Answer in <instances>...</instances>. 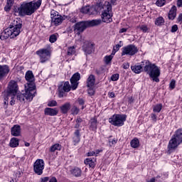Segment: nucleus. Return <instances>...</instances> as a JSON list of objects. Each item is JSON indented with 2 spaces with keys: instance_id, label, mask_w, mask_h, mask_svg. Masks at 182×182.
I'll return each instance as SVG.
<instances>
[{
  "instance_id": "1",
  "label": "nucleus",
  "mask_w": 182,
  "mask_h": 182,
  "mask_svg": "<svg viewBox=\"0 0 182 182\" xmlns=\"http://www.w3.org/2000/svg\"><path fill=\"white\" fill-rule=\"evenodd\" d=\"M79 80H80V73H76L70 78L71 87L69 81L60 85L58 87V97H65V96H66V92H70L71 89L72 90H76L77 86H79V82H77Z\"/></svg>"
},
{
  "instance_id": "2",
  "label": "nucleus",
  "mask_w": 182,
  "mask_h": 182,
  "mask_svg": "<svg viewBox=\"0 0 182 182\" xmlns=\"http://www.w3.org/2000/svg\"><path fill=\"white\" fill-rule=\"evenodd\" d=\"M41 5H42V0H38L36 2H23L19 7H18L17 12L20 16H25L26 15L31 16L32 14L35 13V11L41 8Z\"/></svg>"
},
{
  "instance_id": "3",
  "label": "nucleus",
  "mask_w": 182,
  "mask_h": 182,
  "mask_svg": "<svg viewBox=\"0 0 182 182\" xmlns=\"http://www.w3.org/2000/svg\"><path fill=\"white\" fill-rule=\"evenodd\" d=\"M142 65L144 66V72L149 75V76L152 79L154 82H156L159 83L160 82V68L156 65V64H153L150 63L149 60L142 61Z\"/></svg>"
},
{
  "instance_id": "4",
  "label": "nucleus",
  "mask_w": 182,
  "mask_h": 182,
  "mask_svg": "<svg viewBox=\"0 0 182 182\" xmlns=\"http://www.w3.org/2000/svg\"><path fill=\"white\" fill-rule=\"evenodd\" d=\"M8 29H9L11 39L16 38V36H18L21 32H22V21L19 19L13 21Z\"/></svg>"
},
{
  "instance_id": "5",
  "label": "nucleus",
  "mask_w": 182,
  "mask_h": 182,
  "mask_svg": "<svg viewBox=\"0 0 182 182\" xmlns=\"http://www.w3.org/2000/svg\"><path fill=\"white\" fill-rule=\"evenodd\" d=\"M102 9L104 11L102 14V22H105L106 23H110L113 19L112 18V5L110 3L105 2L102 6Z\"/></svg>"
},
{
  "instance_id": "6",
  "label": "nucleus",
  "mask_w": 182,
  "mask_h": 182,
  "mask_svg": "<svg viewBox=\"0 0 182 182\" xmlns=\"http://www.w3.org/2000/svg\"><path fill=\"white\" fill-rule=\"evenodd\" d=\"M36 53L40 58L41 63H46V62L50 60L52 50H50V48H41L37 50Z\"/></svg>"
},
{
  "instance_id": "7",
  "label": "nucleus",
  "mask_w": 182,
  "mask_h": 182,
  "mask_svg": "<svg viewBox=\"0 0 182 182\" xmlns=\"http://www.w3.org/2000/svg\"><path fill=\"white\" fill-rule=\"evenodd\" d=\"M127 116L125 114H115L109 118V123L112 126H117V127H121L126 122Z\"/></svg>"
},
{
  "instance_id": "8",
  "label": "nucleus",
  "mask_w": 182,
  "mask_h": 182,
  "mask_svg": "<svg viewBox=\"0 0 182 182\" xmlns=\"http://www.w3.org/2000/svg\"><path fill=\"white\" fill-rule=\"evenodd\" d=\"M139 52V48L134 44H129L122 48V56H134Z\"/></svg>"
},
{
  "instance_id": "9",
  "label": "nucleus",
  "mask_w": 182,
  "mask_h": 182,
  "mask_svg": "<svg viewBox=\"0 0 182 182\" xmlns=\"http://www.w3.org/2000/svg\"><path fill=\"white\" fill-rule=\"evenodd\" d=\"M33 96H35V91L29 88L25 87V93L18 94L17 100H19L20 102H25L26 99V100H28V102H31L33 99Z\"/></svg>"
},
{
  "instance_id": "10",
  "label": "nucleus",
  "mask_w": 182,
  "mask_h": 182,
  "mask_svg": "<svg viewBox=\"0 0 182 182\" xmlns=\"http://www.w3.org/2000/svg\"><path fill=\"white\" fill-rule=\"evenodd\" d=\"M19 90L18 82L15 80H11L7 86L6 90L3 92V95L6 96H11V95H16Z\"/></svg>"
},
{
  "instance_id": "11",
  "label": "nucleus",
  "mask_w": 182,
  "mask_h": 182,
  "mask_svg": "<svg viewBox=\"0 0 182 182\" xmlns=\"http://www.w3.org/2000/svg\"><path fill=\"white\" fill-rule=\"evenodd\" d=\"M25 77L26 80L28 82L26 85H25V87L35 92V76L33 75V73L31 70L27 71Z\"/></svg>"
},
{
  "instance_id": "12",
  "label": "nucleus",
  "mask_w": 182,
  "mask_h": 182,
  "mask_svg": "<svg viewBox=\"0 0 182 182\" xmlns=\"http://www.w3.org/2000/svg\"><path fill=\"white\" fill-rule=\"evenodd\" d=\"M43 168H45V161L43 159H37L33 164V170L38 176L43 174Z\"/></svg>"
},
{
  "instance_id": "13",
  "label": "nucleus",
  "mask_w": 182,
  "mask_h": 182,
  "mask_svg": "<svg viewBox=\"0 0 182 182\" xmlns=\"http://www.w3.org/2000/svg\"><path fill=\"white\" fill-rule=\"evenodd\" d=\"M82 50L85 55H92L95 52V43L91 41H85L82 46Z\"/></svg>"
},
{
  "instance_id": "14",
  "label": "nucleus",
  "mask_w": 182,
  "mask_h": 182,
  "mask_svg": "<svg viewBox=\"0 0 182 182\" xmlns=\"http://www.w3.org/2000/svg\"><path fill=\"white\" fill-rule=\"evenodd\" d=\"M87 27H89L87 21H80L75 24L74 31L76 32L77 35H80V33L83 32Z\"/></svg>"
},
{
  "instance_id": "15",
  "label": "nucleus",
  "mask_w": 182,
  "mask_h": 182,
  "mask_svg": "<svg viewBox=\"0 0 182 182\" xmlns=\"http://www.w3.org/2000/svg\"><path fill=\"white\" fill-rule=\"evenodd\" d=\"M52 19H51V26H59L66 19V17L58 15L54 16L52 14Z\"/></svg>"
},
{
  "instance_id": "16",
  "label": "nucleus",
  "mask_w": 182,
  "mask_h": 182,
  "mask_svg": "<svg viewBox=\"0 0 182 182\" xmlns=\"http://www.w3.org/2000/svg\"><path fill=\"white\" fill-rule=\"evenodd\" d=\"M103 3H97L95 6L89 7V14L88 15H96L97 13L100 12L101 9H103Z\"/></svg>"
},
{
  "instance_id": "17",
  "label": "nucleus",
  "mask_w": 182,
  "mask_h": 182,
  "mask_svg": "<svg viewBox=\"0 0 182 182\" xmlns=\"http://www.w3.org/2000/svg\"><path fill=\"white\" fill-rule=\"evenodd\" d=\"M9 66L7 65H0V80H2L9 73Z\"/></svg>"
},
{
  "instance_id": "18",
  "label": "nucleus",
  "mask_w": 182,
  "mask_h": 182,
  "mask_svg": "<svg viewBox=\"0 0 182 182\" xmlns=\"http://www.w3.org/2000/svg\"><path fill=\"white\" fill-rule=\"evenodd\" d=\"M180 144H181L172 136L168 142V150H175V149H177Z\"/></svg>"
},
{
  "instance_id": "19",
  "label": "nucleus",
  "mask_w": 182,
  "mask_h": 182,
  "mask_svg": "<svg viewBox=\"0 0 182 182\" xmlns=\"http://www.w3.org/2000/svg\"><path fill=\"white\" fill-rule=\"evenodd\" d=\"M58 113H59V110H58V108L46 107L44 109V114H46V116H57Z\"/></svg>"
},
{
  "instance_id": "20",
  "label": "nucleus",
  "mask_w": 182,
  "mask_h": 182,
  "mask_svg": "<svg viewBox=\"0 0 182 182\" xmlns=\"http://www.w3.org/2000/svg\"><path fill=\"white\" fill-rule=\"evenodd\" d=\"M11 134L14 137L21 136V126L16 124L11 129Z\"/></svg>"
},
{
  "instance_id": "21",
  "label": "nucleus",
  "mask_w": 182,
  "mask_h": 182,
  "mask_svg": "<svg viewBox=\"0 0 182 182\" xmlns=\"http://www.w3.org/2000/svg\"><path fill=\"white\" fill-rule=\"evenodd\" d=\"M176 16H177V7L173 6L168 12V18L171 21H173V19H176Z\"/></svg>"
},
{
  "instance_id": "22",
  "label": "nucleus",
  "mask_w": 182,
  "mask_h": 182,
  "mask_svg": "<svg viewBox=\"0 0 182 182\" xmlns=\"http://www.w3.org/2000/svg\"><path fill=\"white\" fill-rule=\"evenodd\" d=\"M143 68H144V65H143V62L141 63L140 65H132L131 66V69L132 70V72H134V73H141L142 70H143Z\"/></svg>"
},
{
  "instance_id": "23",
  "label": "nucleus",
  "mask_w": 182,
  "mask_h": 182,
  "mask_svg": "<svg viewBox=\"0 0 182 182\" xmlns=\"http://www.w3.org/2000/svg\"><path fill=\"white\" fill-rule=\"evenodd\" d=\"M60 110L63 114H66L70 110V102H65L60 107Z\"/></svg>"
},
{
  "instance_id": "24",
  "label": "nucleus",
  "mask_w": 182,
  "mask_h": 182,
  "mask_svg": "<svg viewBox=\"0 0 182 182\" xmlns=\"http://www.w3.org/2000/svg\"><path fill=\"white\" fill-rule=\"evenodd\" d=\"M175 140L178 141L179 143H182V129H178L175 132V134L172 136Z\"/></svg>"
},
{
  "instance_id": "25",
  "label": "nucleus",
  "mask_w": 182,
  "mask_h": 182,
  "mask_svg": "<svg viewBox=\"0 0 182 182\" xmlns=\"http://www.w3.org/2000/svg\"><path fill=\"white\" fill-rule=\"evenodd\" d=\"M96 82V78L95 75H90L87 79V86L88 87H93L95 86V83Z\"/></svg>"
},
{
  "instance_id": "26",
  "label": "nucleus",
  "mask_w": 182,
  "mask_h": 182,
  "mask_svg": "<svg viewBox=\"0 0 182 182\" xmlns=\"http://www.w3.org/2000/svg\"><path fill=\"white\" fill-rule=\"evenodd\" d=\"M8 38H11V32L9 28H6L0 35V39L1 41H6Z\"/></svg>"
},
{
  "instance_id": "27",
  "label": "nucleus",
  "mask_w": 182,
  "mask_h": 182,
  "mask_svg": "<svg viewBox=\"0 0 182 182\" xmlns=\"http://www.w3.org/2000/svg\"><path fill=\"white\" fill-rule=\"evenodd\" d=\"M9 146L10 147H12V149L18 147V146H19V139L15 137L11 138L9 142Z\"/></svg>"
},
{
  "instance_id": "28",
  "label": "nucleus",
  "mask_w": 182,
  "mask_h": 182,
  "mask_svg": "<svg viewBox=\"0 0 182 182\" xmlns=\"http://www.w3.org/2000/svg\"><path fill=\"white\" fill-rule=\"evenodd\" d=\"M60 150H62V145L59 144H55L50 147L49 151L50 153H55V151H60Z\"/></svg>"
},
{
  "instance_id": "29",
  "label": "nucleus",
  "mask_w": 182,
  "mask_h": 182,
  "mask_svg": "<svg viewBox=\"0 0 182 182\" xmlns=\"http://www.w3.org/2000/svg\"><path fill=\"white\" fill-rule=\"evenodd\" d=\"M100 23H102L101 19H95L87 21L88 26H97V25H100Z\"/></svg>"
},
{
  "instance_id": "30",
  "label": "nucleus",
  "mask_w": 182,
  "mask_h": 182,
  "mask_svg": "<svg viewBox=\"0 0 182 182\" xmlns=\"http://www.w3.org/2000/svg\"><path fill=\"white\" fill-rule=\"evenodd\" d=\"M71 174L75 177H80L82 176V169L79 168H74L71 171Z\"/></svg>"
},
{
  "instance_id": "31",
  "label": "nucleus",
  "mask_w": 182,
  "mask_h": 182,
  "mask_svg": "<svg viewBox=\"0 0 182 182\" xmlns=\"http://www.w3.org/2000/svg\"><path fill=\"white\" fill-rule=\"evenodd\" d=\"M130 145L132 149H137L140 146V141H139V139L134 138L131 141Z\"/></svg>"
},
{
  "instance_id": "32",
  "label": "nucleus",
  "mask_w": 182,
  "mask_h": 182,
  "mask_svg": "<svg viewBox=\"0 0 182 182\" xmlns=\"http://www.w3.org/2000/svg\"><path fill=\"white\" fill-rule=\"evenodd\" d=\"M122 46H123V41H119V44H117L113 47L112 55H116V53L120 50Z\"/></svg>"
},
{
  "instance_id": "33",
  "label": "nucleus",
  "mask_w": 182,
  "mask_h": 182,
  "mask_svg": "<svg viewBox=\"0 0 182 182\" xmlns=\"http://www.w3.org/2000/svg\"><path fill=\"white\" fill-rule=\"evenodd\" d=\"M85 164L87 166H89V167H91V168H95V161L92 158H87L84 161Z\"/></svg>"
},
{
  "instance_id": "34",
  "label": "nucleus",
  "mask_w": 182,
  "mask_h": 182,
  "mask_svg": "<svg viewBox=\"0 0 182 182\" xmlns=\"http://www.w3.org/2000/svg\"><path fill=\"white\" fill-rule=\"evenodd\" d=\"M76 53V47L70 46L67 50V56H72Z\"/></svg>"
},
{
  "instance_id": "35",
  "label": "nucleus",
  "mask_w": 182,
  "mask_h": 182,
  "mask_svg": "<svg viewBox=\"0 0 182 182\" xmlns=\"http://www.w3.org/2000/svg\"><path fill=\"white\" fill-rule=\"evenodd\" d=\"M90 128L92 130H96V129H97V119L92 118L90 119Z\"/></svg>"
},
{
  "instance_id": "36",
  "label": "nucleus",
  "mask_w": 182,
  "mask_h": 182,
  "mask_svg": "<svg viewBox=\"0 0 182 182\" xmlns=\"http://www.w3.org/2000/svg\"><path fill=\"white\" fill-rule=\"evenodd\" d=\"M155 25L157 26H161V25H164V18L161 16L156 18L155 20Z\"/></svg>"
},
{
  "instance_id": "37",
  "label": "nucleus",
  "mask_w": 182,
  "mask_h": 182,
  "mask_svg": "<svg viewBox=\"0 0 182 182\" xmlns=\"http://www.w3.org/2000/svg\"><path fill=\"white\" fill-rule=\"evenodd\" d=\"M163 108V105L161 104H157L153 107V112L154 113H160L161 112V109Z\"/></svg>"
},
{
  "instance_id": "38",
  "label": "nucleus",
  "mask_w": 182,
  "mask_h": 182,
  "mask_svg": "<svg viewBox=\"0 0 182 182\" xmlns=\"http://www.w3.org/2000/svg\"><path fill=\"white\" fill-rule=\"evenodd\" d=\"M113 56H114V55H106L104 58V60L105 63H106V65H109L110 63V62H112V60L113 59Z\"/></svg>"
},
{
  "instance_id": "39",
  "label": "nucleus",
  "mask_w": 182,
  "mask_h": 182,
  "mask_svg": "<svg viewBox=\"0 0 182 182\" xmlns=\"http://www.w3.org/2000/svg\"><path fill=\"white\" fill-rule=\"evenodd\" d=\"M58 41V35L57 34H52L49 38V41L50 43H55Z\"/></svg>"
},
{
  "instance_id": "40",
  "label": "nucleus",
  "mask_w": 182,
  "mask_h": 182,
  "mask_svg": "<svg viewBox=\"0 0 182 182\" xmlns=\"http://www.w3.org/2000/svg\"><path fill=\"white\" fill-rule=\"evenodd\" d=\"M75 105H79L80 106H82V109H85V107L83 106V105H85V100L82 98H78L75 101Z\"/></svg>"
},
{
  "instance_id": "41",
  "label": "nucleus",
  "mask_w": 182,
  "mask_h": 182,
  "mask_svg": "<svg viewBox=\"0 0 182 182\" xmlns=\"http://www.w3.org/2000/svg\"><path fill=\"white\" fill-rule=\"evenodd\" d=\"M47 105L48 107H55V106H58V102L56 100H50L48 102Z\"/></svg>"
},
{
  "instance_id": "42",
  "label": "nucleus",
  "mask_w": 182,
  "mask_h": 182,
  "mask_svg": "<svg viewBox=\"0 0 182 182\" xmlns=\"http://www.w3.org/2000/svg\"><path fill=\"white\" fill-rule=\"evenodd\" d=\"M4 95V107L5 109H6V107H8V104L9 103V95Z\"/></svg>"
},
{
  "instance_id": "43",
  "label": "nucleus",
  "mask_w": 182,
  "mask_h": 182,
  "mask_svg": "<svg viewBox=\"0 0 182 182\" xmlns=\"http://www.w3.org/2000/svg\"><path fill=\"white\" fill-rule=\"evenodd\" d=\"M80 109L76 106H73L71 109L72 114L76 115L79 114Z\"/></svg>"
},
{
  "instance_id": "44",
  "label": "nucleus",
  "mask_w": 182,
  "mask_h": 182,
  "mask_svg": "<svg viewBox=\"0 0 182 182\" xmlns=\"http://www.w3.org/2000/svg\"><path fill=\"white\" fill-rule=\"evenodd\" d=\"M156 5L157 6H164V5H166V0H157L156 1Z\"/></svg>"
},
{
  "instance_id": "45",
  "label": "nucleus",
  "mask_w": 182,
  "mask_h": 182,
  "mask_svg": "<svg viewBox=\"0 0 182 182\" xmlns=\"http://www.w3.org/2000/svg\"><path fill=\"white\" fill-rule=\"evenodd\" d=\"M16 95H11L9 96V98L11 97L10 105L11 106H14L15 105V97Z\"/></svg>"
},
{
  "instance_id": "46",
  "label": "nucleus",
  "mask_w": 182,
  "mask_h": 182,
  "mask_svg": "<svg viewBox=\"0 0 182 182\" xmlns=\"http://www.w3.org/2000/svg\"><path fill=\"white\" fill-rule=\"evenodd\" d=\"M89 6L82 7L80 12H82V14H87L89 15Z\"/></svg>"
},
{
  "instance_id": "47",
  "label": "nucleus",
  "mask_w": 182,
  "mask_h": 182,
  "mask_svg": "<svg viewBox=\"0 0 182 182\" xmlns=\"http://www.w3.org/2000/svg\"><path fill=\"white\" fill-rule=\"evenodd\" d=\"M139 28L141 29V31H142V32H144V33L149 32V27H147V26H146V25H141L139 27Z\"/></svg>"
},
{
  "instance_id": "48",
  "label": "nucleus",
  "mask_w": 182,
  "mask_h": 182,
  "mask_svg": "<svg viewBox=\"0 0 182 182\" xmlns=\"http://www.w3.org/2000/svg\"><path fill=\"white\" fill-rule=\"evenodd\" d=\"M119 74H114L111 77V80H112V82H116L119 80Z\"/></svg>"
},
{
  "instance_id": "49",
  "label": "nucleus",
  "mask_w": 182,
  "mask_h": 182,
  "mask_svg": "<svg viewBox=\"0 0 182 182\" xmlns=\"http://www.w3.org/2000/svg\"><path fill=\"white\" fill-rule=\"evenodd\" d=\"M73 143L75 144V146H76V144H77V143H79V141H80V136H73Z\"/></svg>"
},
{
  "instance_id": "50",
  "label": "nucleus",
  "mask_w": 182,
  "mask_h": 182,
  "mask_svg": "<svg viewBox=\"0 0 182 182\" xmlns=\"http://www.w3.org/2000/svg\"><path fill=\"white\" fill-rule=\"evenodd\" d=\"M170 89L173 90L176 87V80H172L170 85H169Z\"/></svg>"
},
{
  "instance_id": "51",
  "label": "nucleus",
  "mask_w": 182,
  "mask_h": 182,
  "mask_svg": "<svg viewBox=\"0 0 182 182\" xmlns=\"http://www.w3.org/2000/svg\"><path fill=\"white\" fill-rule=\"evenodd\" d=\"M109 143L110 147H112V146H114V144H116V143H117V140H116L114 139H109Z\"/></svg>"
},
{
  "instance_id": "52",
  "label": "nucleus",
  "mask_w": 182,
  "mask_h": 182,
  "mask_svg": "<svg viewBox=\"0 0 182 182\" xmlns=\"http://www.w3.org/2000/svg\"><path fill=\"white\" fill-rule=\"evenodd\" d=\"M104 72L105 69H103V68H100L96 70V73H97L98 75H102V73H103Z\"/></svg>"
},
{
  "instance_id": "53",
  "label": "nucleus",
  "mask_w": 182,
  "mask_h": 182,
  "mask_svg": "<svg viewBox=\"0 0 182 182\" xmlns=\"http://www.w3.org/2000/svg\"><path fill=\"white\" fill-rule=\"evenodd\" d=\"M177 23L181 24L182 23V13H181L177 18Z\"/></svg>"
},
{
  "instance_id": "54",
  "label": "nucleus",
  "mask_w": 182,
  "mask_h": 182,
  "mask_svg": "<svg viewBox=\"0 0 182 182\" xmlns=\"http://www.w3.org/2000/svg\"><path fill=\"white\" fill-rule=\"evenodd\" d=\"M177 31H178V26H177V25H173L171 28V32L174 33V32H177Z\"/></svg>"
},
{
  "instance_id": "55",
  "label": "nucleus",
  "mask_w": 182,
  "mask_h": 182,
  "mask_svg": "<svg viewBox=\"0 0 182 182\" xmlns=\"http://www.w3.org/2000/svg\"><path fill=\"white\" fill-rule=\"evenodd\" d=\"M11 8H12V6H9V4H6L4 7V11H6V12H9V11H11Z\"/></svg>"
},
{
  "instance_id": "56",
  "label": "nucleus",
  "mask_w": 182,
  "mask_h": 182,
  "mask_svg": "<svg viewBox=\"0 0 182 182\" xmlns=\"http://www.w3.org/2000/svg\"><path fill=\"white\" fill-rule=\"evenodd\" d=\"M88 93L90 95V96H93V95H95V90H93L92 87H89Z\"/></svg>"
},
{
  "instance_id": "57",
  "label": "nucleus",
  "mask_w": 182,
  "mask_h": 182,
  "mask_svg": "<svg viewBox=\"0 0 182 182\" xmlns=\"http://www.w3.org/2000/svg\"><path fill=\"white\" fill-rule=\"evenodd\" d=\"M14 2H15V0H7L6 4L9 5L10 6H13Z\"/></svg>"
},
{
  "instance_id": "58",
  "label": "nucleus",
  "mask_w": 182,
  "mask_h": 182,
  "mask_svg": "<svg viewBox=\"0 0 182 182\" xmlns=\"http://www.w3.org/2000/svg\"><path fill=\"white\" fill-rule=\"evenodd\" d=\"M122 68L123 69H129V68H130V64H129V63H124L122 65Z\"/></svg>"
},
{
  "instance_id": "59",
  "label": "nucleus",
  "mask_w": 182,
  "mask_h": 182,
  "mask_svg": "<svg viewBox=\"0 0 182 182\" xmlns=\"http://www.w3.org/2000/svg\"><path fill=\"white\" fill-rule=\"evenodd\" d=\"M151 117L152 120H154V122H157V116L156 115V114H151Z\"/></svg>"
},
{
  "instance_id": "60",
  "label": "nucleus",
  "mask_w": 182,
  "mask_h": 182,
  "mask_svg": "<svg viewBox=\"0 0 182 182\" xmlns=\"http://www.w3.org/2000/svg\"><path fill=\"white\" fill-rule=\"evenodd\" d=\"M49 181V177H44L41 178V182H47Z\"/></svg>"
},
{
  "instance_id": "61",
  "label": "nucleus",
  "mask_w": 182,
  "mask_h": 182,
  "mask_svg": "<svg viewBox=\"0 0 182 182\" xmlns=\"http://www.w3.org/2000/svg\"><path fill=\"white\" fill-rule=\"evenodd\" d=\"M126 32H127V28H121L119 29V33H124Z\"/></svg>"
},
{
  "instance_id": "62",
  "label": "nucleus",
  "mask_w": 182,
  "mask_h": 182,
  "mask_svg": "<svg viewBox=\"0 0 182 182\" xmlns=\"http://www.w3.org/2000/svg\"><path fill=\"white\" fill-rule=\"evenodd\" d=\"M177 6L178 8H182V0H178L177 1Z\"/></svg>"
},
{
  "instance_id": "63",
  "label": "nucleus",
  "mask_w": 182,
  "mask_h": 182,
  "mask_svg": "<svg viewBox=\"0 0 182 182\" xmlns=\"http://www.w3.org/2000/svg\"><path fill=\"white\" fill-rule=\"evenodd\" d=\"M109 97H116V95L114 94V92H111L108 93Z\"/></svg>"
},
{
  "instance_id": "64",
  "label": "nucleus",
  "mask_w": 182,
  "mask_h": 182,
  "mask_svg": "<svg viewBox=\"0 0 182 182\" xmlns=\"http://www.w3.org/2000/svg\"><path fill=\"white\" fill-rule=\"evenodd\" d=\"M49 182H58V180L56 179L55 177H52V178L50 179Z\"/></svg>"
}]
</instances>
